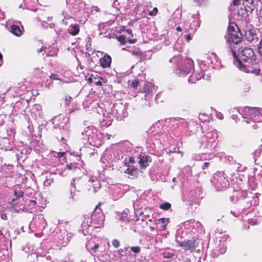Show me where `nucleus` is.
<instances>
[{
  "label": "nucleus",
  "mask_w": 262,
  "mask_h": 262,
  "mask_svg": "<svg viewBox=\"0 0 262 262\" xmlns=\"http://www.w3.org/2000/svg\"><path fill=\"white\" fill-rule=\"evenodd\" d=\"M216 117L220 119H223V115L221 113H217L216 114Z\"/></svg>",
  "instance_id": "72a5a7b5"
},
{
  "label": "nucleus",
  "mask_w": 262,
  "mask_h": 262,
  "mask_svg": "<svg viewBox=\"0 0 262 262\" xmlns=\"http://www.w3.org/2000/svg\"><path fill=\"white\" fill-rule=\"evenodd\" d=\"M240 53L243 59L245 61L250 60L252 61L255 60L254 52L251 48L245 47L241 49Z\"/></svg>",
  "instance_id": "7ed1b4c3"
},
{
  "label": "nucleus",
  "mask_w": 262,
  "mask_h": 262,
  "mask_svg": "<svg viewBox=\"0 0 262 262\" xmlns=\"http://www.w3.org/2000/svg\"><path fill=\"white\" fill-rule=\"evenodd\" d=\"M169 223V219L168 218H161L157 221V224L159 226V229L164 231L166 228L167 224Z\"/></svg>",
  "instance_id": "f8f14e48"
},
{
  "label": "nucleus",
  "mask_w": 262,
  "mask_h": 262,
  "mask_svg": "<svg viewBox=\"0 0 262 262\" xmlns=\"http://www.w3.org/2000/svg\"><path fill=\"white\" fill-rule=\"evenodd\" d=\"M133 55H137L139 54L137 52H133Z\"/></svg>",
  "instance_id": "09e8293b"
},
{
  "label": "nucleus",
  "mask_w": 262,
  "mask_h": 262,
  "mask_svg": "<svg viewBox=\"0 0 262 262\" xmlns=\"http://www.w3.org/2000/svg\"><path fill=\"white\" fill-rule=\"evenodd\" d=\"M112 244L114 247L117 248L119 247V246L120 245V243H119V241H118L117 239H114L112 242Z\"/></svg>",
  "instance_id": "cd10ccee"
},
{
  "label": "nucleus",
  "mask_w": 262,
  "mask_h": 262,
  "mask_svg": "<svg viewBox=\"0 0 262 262\" xmlns=\"http://www.w3.org/2000/svg\"><path fill=\"white\" fill-rule=\"evenodd\" d=\"M90 244H91V241L89 242V243H88L86 246H88L89 245H90Z\"/></svg>",
  "instance_id": "603ef678"
},
{
  "label": "nucleus",
  "mask_w": 262,
  "mask_h": 262,
  "mask_svg": "<svg viewBox=\"0 0 262 262\" xmlns=\"http://www.w3.org/2000/svg\"><path fill=\"white\" fill-rule=\"evenodd\" d=\"M125 166L127 168L124 171V172L129 176V177L137 178L138 176V170L134 166H130L129 163L126 162Z\"/></svg>",
  "instance_id": "6e6552de"
},
{
  "label": "nucleus",
  "mask_w": 262,
  "mask_h": 262,
  "mask_svg": "<svg viewBox=\"0 0 262 262\" xmlns=\"http://www.w3.org/2000/svg\"><path fill=\"white\" fill-rule=\"evenodd\" d=\"M68 30V32L73 36L76 35L79 32V27L77 25H71Z\"/></svg>",
  "instance_id": "2eb2a0df"
},
{
  "label": "nucleus",
  "mask_w": 262,
  "mask_h": 262,
  "mask_svg": "<svg viewBox=\"0 0 262 262\" xmlns=\"http://www.w3.org/2000/svg\"><path fill=\"white\" fill-rule=\"evenodd\" d=\"M68 20H69L70 21H72V20H73V18L71 17H69V18H66L64 17V19H63L62 20V24H63L66 25H68L69 24Z\"/></svg>",
  "instance_id": "393cba45"
},
{
  "label": "nucleus",
  "mask_w": 262,
  "mask_h": 262,
  "mask_svg": "<svg viewBox=\"0 0 262 262\" xmlns=\"http://www.w3.org/2000/svg\"><path fill=\"white\" fill-rule=\"evenodd\" d=\"M151 162V158L150 156L148 155L140 156L139 163L141 167H147Z\"/></svg>",
  "instance_id": "1a4fd4ad"
},
{
  "label": "nucleus",
  "mask_w": 262,
  "mask_h": 262,
  "mask_svg": "<svg viewBox=\"0 0 262 262\" xmlns=\"http://www.w3.org/2000/svg\"><path fill=\"white\" fill-rule=\"evenodd\" d=\"M204 76V73L203 72H201V73H199L198 75L195 76V75L193 74L188 79V81L191 83H194L196 81L199 80L202 77Z\"/></svg>",
  "instance_id": "dca6fc26"
},
{
  "label": "nucleus",
  "mask_w": 262,
  "mask_h": 262,
  "mask_svg": "<svg viewBox=\"0 0 262 262\" xmlns=\"http://www.w3.org/2000/svg\"><path fill=\"white\" fill-rule=\"evenodd\" d=\"M208 164H209V163H208V162H205V163H204V165H205V166H207Z\"/></svg>",
  "instance_id": "3c124183"
},
{
  "label": "nucleus",
  "mask_w": 262,
  "mask_h": 262,
  "mask_svg": "<svg viewBox=\"0 0 262 262\" xmlns=\"http://www.w3.org/2000/svg\"><path fill=\"white\" fill-rule=\"evenodd\" d=\"M11 32L13 35L16 36H20L22 34L20 27L15 25H11Z\"/></svg>",
  "instance_id": "4468645a"
},
{
  "label": "nucleus",
  "mask_w": 262,
  "mask_h": 262,
  "mask_svg": "<svg viewBox=\"0 0 262 262\" xmlns=\"http://www.w3.org/2000/svg\"><path fill=\"white\" fill-rule=\"evenodd\" d=\"M92 223L94 224V228H100L104 223V216L98 205L96 206L95 210L91 215Z\"/></svg>",
  "instance_id": "f257e3e1"
},
{
  "label": "nucleus",
  "mask_w": 262,
  "mask_h": 262,
  "mask_svg": "<svg viewBox=\"0 0 262 262\" xmlns=\"http://www.w3.org/2000/svg\"><path fill=\"white\" fill-rule=\"evenodd\" d=\"M232 56L234 58L236 59L235 64L238 67V68L241 70L246 73L252 72L251 70L250 69V68L248 67L247 65L243 63L241 61H239L237 59V57L236 55V52L234 50L231 51Z\"/></svg>",
  "instance_id": "0eeeda50"
},
{
  "label": "nucleus",
  "mask_w": 262,
  "mask_h": 262,
  "mask_svg": "<svg viewBox=\"0 0 262 262\" xmlns=\"http://www.w3.org/2000/svg\"><path fill=\"white\" fill-rule=\"evenodd\" d=\"M50 78L55 80L59 79L58 76L57 74H51L50 76Z\"/></svg>",
  "instance_id": "2f4dec72"
},
{
  "label": "nucleus",
  "mask_w": 262,
  "mask_h": 262,
  "mask_svg": "<svg viewBox=\"0 0 262 262\" xmlns=\"http://www.w3.org/2000/svg\"><path fill=\"white\" fill-rule=\"evenodd\" d=\"M228 31V41L237 44L242 41V35L240 32L234 30L230 31L229 29Z\"/></svg>",
  "instance_id": "20e7f679"
},
{
  "label": "nucleus",
  "mask_w": 262,
  "mask_h": 262,
  "mask_svg": "<svg viewBox=\"0 0 262 262\" xmlns=\"http://www.w3.org/2000/svg\"><path fill=\"white\" fill-rule=\"evenodd\" d=\"M128 42L131 43H133L136 42V39H128Z\"/></svg>",
  "instance_id": "79ce46f5"
},
{
  "label": "nucleus",
  "mask_w": 262,
  "mask_h": 262,
  "mask_svg": "<svg viewBox=\"0 0 262 262\" xmlns=\"http://www.w3.org/2000/svg\"><path fill=\"white\" fill-rule=\"evenodd\" d=\"M214 179L216 181L215 183L219 189L226 188L229 184L228 179L225 178L223 173H216L214 176Z\"/></svg>",
  "instance_id": "f03ea898"
},
{
  "label": "nucleus",
  "mask_w": 262,
  "mask_h": 262,
  "mask_svg": "<svg viewBox=\"0 0 262 262\" xmlns=\"http://www.w3.org/2000/svg\"><path fill=\"white\" fill-rule=\"evenodd\" d=\"M42 49H43V47H42V48H40V49H39L38 50V52H42Z\"/></svg>",
  "instance_id": "de8ad7c7"
},
{
  "label": "nucleus",
  "mask_w": 262,
  "mask_h": 262,
  "mask_svg": "<svg viewBox=\"0 0 262 262\" xmlns=\"http://www.w3.org/2000/svg\"><path fill=\"white\" fill-rule=\"evenodd\" d=\"M126 32L128 34H129V35H132V36L133 35H132V30H130V29H127V30H126Z\"/></svg>",
  "instance_id": "a19ab883"
},
{
  "label": "nucleus",
  "mask_w": 262,
  "mask_h": 262,
  "mask_svg": "<svg viewBox=\"0 0 262 262\" xmlns=\"http://www.w3.org/2000/svg\"><path fill=\"white\" fill-rule=\"evenodd\" d=\"M170 204L167 202L163 203L160 206V208L163 210H168L170 208Z\"/></svg>",
  "instance_id": "a211bd4d"
},
{
  "label": "nucleus",
  "mask_w": 262,
  "mask_h": 262,
  "mask_svg": "<svg viewBox=\"0 0 262 262\" xmlns=\"http://www.w3.org/2000/svg\"><path fill=\"white\" fill-rule=\"evenodd\" d=\"M139 83V81L138 80H134L132 81L131 85L133 87L135 88L138 86Z\"/></svg>",
  "instance_id": "c85d7f7f"
},
{
  "label": "nucleus",
  "mask_w": 262,
  "mask_h": 262,
  "mask_svg": "<svg viewBox=\"0 0 262 262\" xmlns=\"http://www.w3.org/2000/svg\"><path fill=\"white\" fill-rule=\"evenodd\" d=\"M244 112L245 115L253 119L254 121L258 120L260 115L259 110L256 108L246 107L245 108Z\"/></svg>",
  "instance_id": "39448f33"
},
{
  "label": "nucleus",
  "mask_w": 262,
  "mask_h": 262,
  "mask_svg": "<svg viewBox=\"0 0 262 262\" xmlns=\"http://www.w3.org/2000/svg\"><path fill=\"white\" fill-rule=\"evenodd\" d=\"M0 216L3 220L7 219L6 214L4 213V207L2 206H0Z\"/></svg>",
  "instance_id": "6ab92c4d"
},
{
  "label": "nucleus",
  "mask_w": 262,
  "mask_h": 262,
  "mask_svg": "<svg viewBox=\"0 0 262 262\" xmlns=\"http://www.w3.org/2000/svg\"><path fill=\"white\" fill-rule=\"evenodd\" d=\"M186 39L187 41H189L190 40L192 39L191 36L190 34H188L186 36Z\"/></svg>",
  "instance_id": "c9c22d12"
},
{
  "label": "nucleus",
  "mask_w": 262,
  "mask_h": 262,
  "mask_svg": "<svg viewBox=\"0 0 262 262\" xmlns=\"http://www.w3.org/2000/svg\"><path fill=\"white\" fill-rule=\"evenodd\" d=\"M119 5V3L118 2V0H114V3L113 4V6L115 8H117V6Z\"/></svg>",
  "instance_id": "473e14b6"
},
{
  "label": "nucleus",
  "mask_w": 262,
  "mask_h": 262,
  "mask_svg": "<svg viewBox=\"0 0 262 262\" xmlns=\"http://www.w3.org/2000/svg\"><path fill=\"white\" fill-rule=\"evenodd\" d=\"M259 16L262 19V7H261V8L260 9V11H259Z\"/></svg>",
  "instance_id": "37998d69"
},
{
  "label": "nucleus",
  "mask_w": 262,
  "mask_h": 262,
  "mask_svg": "<svg viewBox=\"0 0 262 262\" xmlns=\"http://www.w3.org/2000/svg\"><path fill=\"white\" fill-rule=\"evenodd\" d=\"M14 194L15 195L17 198L22 197L24 195V192L21 190H15L14 191Z\"/></svg>",
  "instance_id": "412c9836"
},
{
  "label": "nucleus",
  "mask_w": 262,
  "mask_h": 262,
  "mask_svg": "<svg viewBox=\"0 0 262 262\" xmlns=\"http://www.w3.org/2000/svg\"><path fill=\"white\" fill-rule=\"evenodd\" d=\"M111 57L108 55H104L103 57L100 59V64L103 68L110 67L111 66Z\"/></svg>",
  "instance_id": "9d476101"
},
{
  "label": "nucleus",
  "mask_w": 262,
  "mask_h": 262,
  "mask_svg": "<svg viewBox=\"0 0 262 262\" xmlns=\"http://www.w3.org/2000/svg\"><path fill=\"white\" fill-rule=\"evenodd\" d=\"M130 249L135 253H138L140 251V248L139 246L132 247Z\"/></svg>",
  "instance_id": "5701e85b"
},
{
  "label": "nucleus",
  "mask_w": 262,
  "mask_h": 262,
  "mask_svg": "<svg viewBox=\"0 0 262 262\" xmlns=\"http://www.w3.org/2000/svg\"><path fill=\"white\" fill-rule=\"evenodd\" d=\"M72 100V97L70 96H66L65 97V103L66 105H69L70 103H71Z\"/></svg>",
  "instance_id": "4be33fe9"
},
{
  "label": "nucleus",
  "mask_w": 262,
  "mask_h": 262,
  "mask_svg": "<svg viewBox=\"0 0 262 262\" xmlns=\"http://www.w3.org/2000/svg\"><path fill=\"white\" fill-rule=\"evenodd\" d=\"M30 202L33 205H34L36 204V202L34 200H30Z\"/></svg>",
  "instance_id": "c03bdc74"
},
{
  "label": "nucleus",
  "mask_w": 262,
  "mask_h": 262,
  "mask_svg": "<svg viewBox=\"0 0 262 262\" xmlns=\"http://www.w3.org/2000/svg\"><path fill=\"white\" fill-rule=\"evenodd\" d=\"M193 63V62L191 59L186 60L185 64L180 69L181 76H184L191 71Z\"/></svg>",
  "instance_id": "423d86ee"
},
{
  "label": "nucleus",
  "mask_w": 262,
  "mask_h": 262,
  "mask_svg": "<svg viewBox=\"0 0 262 262\" xmlns=\"http://www.w3.org/2000/svg\"><path fill=\"white\" fill-rule=\"evenodd\" d=\"M3 58V55L1 53H0V59H2Z\"/></svg>",
  "instance_id": "8fccbe9b"
},
{
  "label": "nucleus",
  "mask_w": 262,
  "mask_h": 262,
  "mask_svg": "<svg viewBox=\"0 0 262 262\" xmlns=\"http://www.w3.org/2000/svg\"><path fill=\"white\" fill-rule=\"evenodd\" d=\"M118 40L121 43L124 44L125 42V37L122 35H120L117 37Z\"/></svg>",
  "instance_id": "aec40b11"
},
{
  "label": "nucleus",
  "mask_w": 262,
  "mask_h": 262,
  "mask_svg": "<svg viewBox=\"0 0 262 262\" xmlns=\"http://www.w3.org/2000/svg\"><path fill=\"white\" fill-rule=\"evenodd\" d=\"M123 215H124V214H125V216H123V218L122 219V220H123V221H128V217L126 216V215H127V213H126L124 212V213H123Z\"/></svg>",
  "instance_id": "4c0bfd02"
},
{
  "label": "nucleus",
  "mask_w": 262,
  "mask_h": 262,
  "mask_svg": "<svg viewBox=\"0 0 262 262\" xmlns=\"http://www.w3.org/2000/svg\"><path fill=\"white\" fill-rule=\"evenodd\" d=\"M100 77H97L98 80L96 81V82H95V83H94L95 85H102V83L100 81Z\"/></svg>",
  "instance_id": "7c9ffc66"
},
{
  "label": "nucleus",
  "mask_w": 262,
  "mask_h": 262,
  "mask_svg": "<svg viewBox=\"0 0 262 262\" xmlns=\"http://www.w3.org/2000/svg\"><path fill=\"white\" fill-rule=\"evenodd\" d=\"M163 255L164 257H165L166 258H171L173 255V254L172 253H168V252H164L163 253Z\"/></svg>",
  "instance_id": "a878e982"
},
{
  "label": "nucleus",
  "mask_w": 262,
  "mask_h": 262,
  "mask_svg": "<svg viewBox=\"0 0 262 262\" xmlns=\"http://www.w3.org/2000/svg\"><path fill=\"white\" fill-rule=\"evenodd\" d=\"M179 245L181 247H183L186 250L195 248L194 242L192 241L188 240L187 241L183 242L180 243Z\"/></svg>",
  "instance_id": "ddd939ff"
},
{
  "label": "nucleus",
  "mask_w": 262,
  "mask_h": 262,
  "mask_svg": "<svg viewBox=\"0 0 262 262\" xmlns=\"http://www.w3.org/2000/svg\"><path fill=\"white\" fill-rule=\"evenodd\" d=\"M158 9L156 7H155L152 11H151L149 12V14L150 16L156 15L158 13Z\"/></svg>",
  "instance_id": "bb28decb"
},
{
  "label": "nucleus",
  "mask_w": 262,
  "mask_h": 262,
  "mask_svg": "<svg viewBox=\"0 0 262 262\" xmlns=\"http://www.w3.org/2000/svg\"><path fill=\"white\" fill-rule=\"evenodd\" d=\"M99 246V244H95V245H94V247H92L91 248V249H92L93 251H94L96 252V250H97V249L98 248Z\"/></svg>",
  "instance_id": "c756f323"
},
{
  "label": "nucleus",
  "mask_w": 262,
  "mask_h": 262,
  "mask_svg": "<svg viewBox=\"0 0 262 262\" xmlns=\"http://www.w3.org/2000/svg\"><path fill=\"white\" fill-rule=\"evenodd\" d=\"M241 0H233V4L234 5H238L239 4Z\"/></svg>",
  "instance_id": "f704fd0d"
},
{
  "label": "nucleus",
  "mask_w": 262,
  "mask_h": 262,
  "mask_svg": "<svg viewBox=\"0 0 262 262\" xmlns=\"http://www.w3.org/2000/svg\"><path fill=\"white\" fill-rule=\"evenodd\" d=\"M143 91H144V93H146V94H149V91H146L145 90V88H144V89H143Z\"/></svg>",
  "instance_id": "49530a36"
},
{
  "label": "nucleus",
  "mask_w": 262,
  "mask_h": 262,
  "mask_svg": "<svg viewBox=\"0 0 262 262\" xmlns=\"http://www.w3.org/2000/svg\"><path fill=\"white\" fill-rule=\"evenodd\" d=\"M66 168H68L69 170H71V169H73V165L72 164H67L66 165Z\"/></svg>",
  "instance_id": "e433bc0d"
},
{
  "label": "nucleus",
  "mask_w": 262,
  "mask_h": 262,
  "mask_svg": "<svg viewBox=\"0 0 262 262\" xmlns=\"http://www.w3.org/2000/svg\"><path fill=\"white\" fill-rule=\"evenodd\" d=\"M260 1L262 2V0H259Z\"/></svg>",
  "instance_id": "864d4df0"
},
{
  "label": "nucleus",
  "mask_w": 262,
  "mask_h": 262,
  "mask_svg": "<svg viewBox=\"0 0 262 262\" xmlns=\"http://www.w3.org/2000/svg\"><path fill=\"white\" fill-rule=\"evenodd\" d=\"M245 36L249 41H252L257 38L256 30L254 29H249L245 32Z\"/></svg>",
  "instance_id": "9b49d317"
},
{
  "label": "nucleus",
  "mask_w": 262,
  "mask_h": 262,
  "mask_svg": "<svg viewBox=\"0 0 262 262\" xmlns=\"http://www.w3.org/2000/svg\"><path fill=\"white\" fill-rule=\"evenodd\" d=\"M129 162L131 163H135V159L133 157H130L129 159Z\"/></svg>",
  "instance_id": "ea45409f"
},
{
  "label": "nucleus",
  "mask_w": 262,
  "mask_h": 262,
  "mask_svg": "<svg viewBox=\"0 0 262 262\" xmlns=\"http://www.w3.org/2000/svg\"><path fill=\"white\" fill-rule=\"evenodd\" d=\"M258 52L259 54L262 56V38L261 39V40L259 43V45H258Z\"/></svg>",
  "instance_id": "b1692460"
},
{
  "label": "nucleus",
  "mask_w": 262,
  "mask_h": 262,
  "mask_svg": "<svg viewBox=\"0 0 262 262\" xmlns=\"http://www.w3.org/2000/svg\"><path fill=\"white\" fill-rule=\"evenodd\" d=\"M44 184L47 186H50L51 184V182L47 180L46 181H45Z\"/></svg>",
  "instance_id": "58836bf2"
},
{
  "label": "nucleus",
  "mask_w": 262,
  "mask_h": 262,
  "mask_svg": "<svg viewBox=\"0 0 262 262\" xmlns=\"http://www.w3.org/2000/svg\"><path fill=\"white\" fill-rule=\"evenodd\" d=\"M97 76H96L94 75H91L90 77L88 78V82L90 84L95 83V82L97 80Z\"/></svg>",
  "instance_id": "f3484780"
},
{
  "label": "nucleus",
  "mask_w": 262,
  "mask_h": 262,
  "mask_svg": "<svg viewBox=\"0 0 262 262\" xmlns=\"http://www.w3.org/2000/svg\"><path fill=\"white\" fill-rule=\"evenodd\" d=\"M176 30L178 31H181L182 30H181V28L180 27H177L176 28Z\"/></svg>",
  "instance_id": "a18cd8bd"
}]
</instances>
